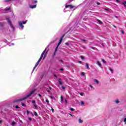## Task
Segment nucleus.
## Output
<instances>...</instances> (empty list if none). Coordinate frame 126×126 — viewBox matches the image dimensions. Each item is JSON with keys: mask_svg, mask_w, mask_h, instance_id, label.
<instances>
[{"mask_svg": "<svg viewBox=\"0 0 126 126\" xmlns=\"http://www.w3.org/2000/svg\"><path fill=\"white\" fill-rule=\"evenodd\" d=\"M51 90H52V88H51V87H48L46 89L47 92H48L49 93L51 92Z\"/></svg>", "mask_w": 126, "mask_h": 126, "instance_id": "nucleus-8", "label": "nucleus"}, {"mask_svg": "<svg viewBox=\"0 0 126 126\" xmlns=\"http://www.w3.org/2000/svg\"><path fill=\"white\" fill-rule=\"evenodd\" d=\"M97 64H98L99 66H102V64H101V63H100L99 61H97Z\"/></svg>", "mask_w": 126, "mask_h": 126, "instance_id": "nucleus-15", "label": "nucleus"}, {"mask_svg": "<svg viewBox=\"0 0 126 126\" xmlns=\"http://www.w3.org/2000/svg\"><path fill=\"white\" fill-rule=\"evenodd\" d=\"M124 6H125V7H126V4H125V5H124Z\"/></svg>", "mask_w": 126, "mask_h": 126, "instance_id": "nucleus-58", "label": "nucleus"}, {"mask_svg": "<svg viewBox=\"0 0 126 126\" xmlns=\"http://www.w3.org/2000/svg\"><path fill=\"white\" fill-rule=\"evenodd\" d=\"M62 88L63 89V90L65 89V87H64V86H62Z\"/></svg>", "mask_w": 126, "mask_h": 126, "instance_id": "nucleus-32", "label": "nucleus"}, {"mask_svg": "<svg viewBox=\"0 0 126 126\" xmlns=\"http://www.w3.org/2000/svg\"><path fill=\"white\" fill-rule=\"evenodd\" d=\"M37 2H38V1H37V0H34L33 2H34V3H37Z\"/></svg>", "mask_w": 126, "mask_h": 126, "instance_id": "nucleus-41", "label": "nucleus"}, {"mask_svg": "<svg viewBox=\"0 0 126 126\" xmlns=\"http://www.w3.org/2000/svg\"><path fill=\"white\" fill-rule=\"evenodd\" d=\"M50 97L51 99H54V97H53V96H50Z\"/></svg>", "mask_w": 126, "mask_h": 126, "instance_id": "nucleus-43", "label": "nucleus"}, {"mask_svg": "<svg viewBox=\"0 0 126 126\" xmlns=\"http://www.w3.org/2000/svg\"><path fill=\"white\" fill-rule=\"evenodd\" d=\"M71 41H68L67 42L65 43V44L66 45V46H68V45H69V44H70Z\"/></svg>", "mask_w": 126, "mask_h": 126, "instance_id": "nucleus-12", "label": "nucleus"}, {"mask_svg": "<svg viewBox=\"0 0 126 126\" xmlns=\"http://www.w3.org/2000/svg\"><path fill=\"white\" fill-rule=\"evenodd\" d=\"M54 56H55V54H54Z\"/></svg>", "mask_w": 126, "mask_h": 126, "instance_id": "nucleus-63", "label": "nucleus"}, {"mask_svg": "<svg viewBox=\"0 0 126 126\" xmlns=\"http://www.w3.org/2000/svg\"><path fill=\"white\" fill-rule=\"evenodd\" d=\"M90 87H91V88H92V89L93 88V86H92V85H90Z\"/></svg>", "mask_w": 126, "mask_h": 126, "instance_id": "nucleus-44", "label": "nucleus"}, {"mask_svg": "<svg viewBox=\"0 0 126 126\" xmlns=\"http://www.w3.org/2000/svg\"><path fill=\"white\" fill-rule=\"evenodd\" d=\"M22 106H23V107H25V106H26V105H25V104L22 103Z\"/></svg>", "mask_w": 126, "mask_h": 126, "instance_id": "nucleus-35", "label": "nucleus"}, {"mask_svg": "<svg viewBox=\"0 0 126 126\" xmlns=\"http://www.w3.org/2000/svg\"><path fill=\"white\" fill-rule=\"evenodd\" d=\"M78 63H82V62L80 61H78Z\"/></svg>", "mask_w": 126, "mask_h": 126, "instance_id": "nucleus-42", "label": "nucleus"}, {"mask_svg": "<svg viewBox=\"0 0 126 126\" xmlns=\"http://www.w3.org/2000/svg\"><path fill=\"white\" fill-rule=\"evenodd\" d=\"M81 59H82L83 60L84 59V57H83V56H81Z\"/></svg>", "mask_w": 126, "mask_h": 126, "instance_id": "nucleus-47", "label": "nucleus"}, {"mask_svg": "<svg viewBox=\"0 0 126 126\" xmlns=\"http://www.w3.org/2000/svg\"><path fill=\"white\" fill-rule=\"evenodd\" d=\"M92 49H94V47H91Z\"/></svg>", "mask_w": 126, "mask_h": 126, "instance_id": "nucleus-59", "label": "nucleus"}, {"mask_svg": "<svg viewBox=\"0 0 126 126\" xmlns=\"http://www.w3.org/2000/svg\"><path fill=\"white\" fill-rule=\"evenodd\" d=\"M115 103L116 104H119V103H120V100H119V99H116L115 101Z\"/></svg>", "mask_w": 126, "mask_h": 126, "instance_id": "nucleus-16", "label": "nucleus"}, {"mask_svg": "<svg viewBox=\"0 0 126 126\" xmlns=\"http://www.w3.org/2000/svg\"><path fill=\"white\" fill-rule=\"evenodd\" d=\"M82 75H83V76H84L85 75V74H84V72H82L81 73Z\"/></svg>", "mask_w": 126, "mask_h": 126, "instance_id": "nucleus-34", "label": "nucleus"}, {"mask_svg": "<svg viewBox=\"0 0 126 126\" xmlns=\"http://www.w3.org/2000/svg\"><path fill=\"white\" fill-rule=\"evenodd\" d=\"M80 95L81 96H84V93H80Z\"/></svg>", "mask_w": 126, "mask_h": 126, "instance_id": "nucleus-25", "label": "nucleus"}, {"mask_svg": "<svg viewBox=\"0 0 126 126\" xmlns=\"http://www.w3.org/2000/svg\"><path fill=\"white\" fill-rule=\"evenodd\" d=\"M47 49H45L44 51L42 52V53L41 55L40 58H43V56H44V54H45V53H46V51Z\"/></svg>", "mask_w": 126, "mask_h": 126, "instance_id": "nucleus-9", "label": "nucleus"}, {"mask_svg": "<svg viewBox=\"0 0 126 126\" xmlns=\"http://www.w3.org/2000/svg\"><path fill=\"white\" fill-rule=\"evenodd\" d=\"M61 80H62L61 79V78H59L58 80V82L59 84H60V85H62V84H63V82H62Z\"/></svg>", "mask_w": 126, "mask_h": 126, "instance_id": "nucleus-11", "label": "nucleus"}, {"mask_svg": "<svg viewBox=\"0 0 126 126\" xmlns=\"http://www.w3.org/2000/svg\"><path fill=\"white\" fill-rule=\"evenodd\" d=\"M29 7L30 8H32V9L36 8V7H37V5L36 4L34 5H29Z\"/></svg>", "mask_w": 126, "mask_h": 126, "instance_id": "nucleus-7", "label": "nucleus"}, {"mask_svg": "<svg viewBox=\"0 0 126 126\" xmlns=\"http://www.w3.org/2000/svg\"><path fill=\"white\" fill-rule=\"evenodd\" d=\"M60 70H63V69L61 68V69H60Z\"/></svg>", "mask_w": 126, "mask_h": 126, "instance_id": "nucleus-56", "label": "nucleus"}, {"mask_svg": "<svg viewBox=\"0 0 126 126\" xmlns=\"http://www.w3.org/2000/svg\"><path fill=\"white\" fill-rule=\"evenodd\" d=\"M33 106H34L35 109H37V108H38V105H36L34 104Z\"/></svg>", "mask_w": 126, "mask_h": 126, "instance_id": "nucleus-26", "label": "nucleus"}, {"mask_svg": "<svg viewBox=\"0 0 126 126\" xmlns=\"http://www.w3.org/2000/svg\"><path fill=\"white\" fill-rule=\"evenodd\" d=\"M96 4H97L98 5H100V2H96Z\"/></svg>", "mask_w": 126, "mask_h": 126, "instance_id": "nucleus-37", "label": "nucleus"}, {"mask_svg": "<svg viewBox=\"0 0 126 126\" xmlns=\"http://www.w3.org/2000/svg\"><path fill=\"white\" fill-rule=\"evenodd\" d=\"M86 65L87 68H88V69H89V65L88 64V63H86Z\"/></svg>", "mask_w": 126, "mask_h": 126, "instance_id": "nucleus-20", "label": "nucleus"}, {"mask_svg": "<svg viewBox=\"0 0 126 126\" xmlns=\"http://www.w3.org/2000/svg\"><path fill=\"white\" fill-rule=\"evenodd\" d=\"M123 5H125L126 4V3L125 1L123 3Z\"/></svg>", "mask_w": 126, "mask_h": 126, "instance_id": "nucleus-48", "label": "nucleus"}, {"mask_svg": "<svg viewBox=\"0 0 126 126\" xmlns=\"http://www.w3.org/2000/svg\"><path fill=\"white\" fill-rule=\"evenodd\" d=\"M104 9L105 10H109L108 8H105Z\"/></svg>", "mask_w": 126, "mask_h": 126, "instance_id": "nucleus-39", "label": "nucleus"}, {"mask_svg": "<svg viewBox=\"0 0 126 126\" xmlns=\"http://www.w3.org/2000/svg\"><path fill=\"white\" fill-rule=\"evenodd\" d=\"M78 122L80 124H82L83 123V121H82V120H81V119H79Z\"/></svg>", "mask_w": 126, "mask_h": 126, "instance_id": "nucleus-13", "label": "nucleus"}, {"mask_svg": "<svg viewBox=\"0 0 126 126\" xmlns=\"http://www.w3.org/2000/svg\"><path fill=\"white\" fill-rule=\"evenodd\" d=\"M54 76H55V77H57V75H54Z\"/></svg>", "mask_w": 126, "mask_h": 126, "instance_id": "nucleus-57", "label": "nucleus"}, {"mask_svg": "<svg viewBox=\"0 0 126 126\" xmlns=\"http://www.w3.org/2000/svg\"><path fill=\"white\" fill-rule=\"evenodd\" d=\"M11 45H12V46H13V45H14V43H11Z\"/></svg>", "mask_w": 126, "mask_h": 126, "instance_id": "nucleus-55", "label": "nucleus"}, {"mask_svg": "<svg viewBox=\"0 0 126 126\" xmlns=\"http://www.w3.org/2000/svg\"><path fill=\"white\" fill-rule=\"evenodd\" d=\"M124 122L125 123V124H126V117L124 119Z\"/></svg>", "mask_w": 126, "mask_h": 126, "instance_id": "nucleus-36", "label": "nucleus"}, {"mask_svg": "<svg viewBox=\"0 0 126 126\" xmlns=\"http://www.w3.org/2000/svg\"><path fill=\"white\" fill-rule=\"evenodd\" d=\"M39 63H40V62H39V61H37L32 69V73H33V71L35 70V69L37 67V66H38V64H39Z\"/></svg>", "mask_w": 126, "mask_h": 126, "instance_id": "nucleus-6", "label": "nucleus"}, {"mask_svg": "<svg viewBox=\"0 0 126 126\" xmlns=\"http://www.w3.org/2000/svg\"><path fill=\"white\" fill-rule=\"evenodd\" d=\"M102 62H103V63H106V61H105V60H102Z\"/></svg>", "mask_w": 126, "mask_h": 126, "instance_id": "nucleus-45", "label": "nucleus"}, {"mask_svg": "<svg viewBox=\"0 0 126 126\" xmlns=\"http://www.w3.org/2000/svg\"><path fill=\"white\" fill-rule=\"evenodd\" d=\"M67 7H69V8H70L71 9L73 8L74 10H75V9H76V8H77V6H73L71 4H69V5H65V8H67Z\"/></svg>", "mask_w": 126, "mask_h": 126, "instance_id": "nucleus-4", "label": "nucleus"}, {"mask_svg": "<svg viewBox=\"0 0 126 126\" xmlns=\"http://www.w3.org/2000/svg\"><path fill=\"white\" fill-rule=\"evenodd\" d=\"M42 57H40L39 59L38 60V62H39L40 63V62H41V60H42Z\"/></svg>", "mask_w": 126, "mask_h": 126, "instance_id": "nucleus-30", "label": "nucleus"}, {"mask_svg": "<svg viewBox=\"0 0 126 126\" xmlns=\"http://www.w3.org/2000/svg\"><path fill=\"white\" fill-rule=\"evenodd\" d=\"M94 82L95 83H96V84H99V81H98V80L94 79Z\"/></svg>", "mask_w": 126, "mask_h": 126, "instance_id": "nucleus-10", "label": "nucleus"}, {"mask_svg": "<svg viewBox=\"0 0 126 126\" xmlns=\"http://www.w3.org/2000/svg\"><path fill=\"white\" fill-rule=\"evenodd\" d=\"M61 101L63 102V95L61 96Z\"/></svg>", "mask_w": 126, "mask_h": 126, "instance_id": "nucleus-23", "label": "nucleus"}, {"mask_svg": "<svg viewBox=\"0 0 126 126\" xmlns=\"http://www.w3.org/2000/svg\"><path fill=\"white\" fill-rule=\"evenodd\" d=\"M116 1H117V2H120V0H116Z\"/></svg>", "mask_w": 126, "mask_h": 126, "instance_id": "nucleus-50", "label": "nucleus"}, {"mask_svg": "<svg viewBox=\"0 0 126 126\" xmlns=\"http://www.w3.org/2000/svg\"><path fill=\"white\" fill-rule=\"evenodd\" d=\"M8 22L11 27V28H12V29L13 30H14V27L13 26V25H12V24L11 23V22L10 21V20H8Z\"/></svg>", "mask_w": 126, "mask_h": 126, "instance_id": "nucleus-5", "label": "nucleus"}, {"mask_svg": "<svg viewBox=\"0 0 126 126\" xmlns=\"http://www.w3.org/2000/svg\"><path fill=\"white\" fill-rule=\"evenodd\" d=\"M71 1H72V0H70Z\"/></svg>", "mask_w": 126, "mask_h": 126, "instance_id": "nucleus-60", "label": "nucleus"}, {"mask_svg": "<svg viewBox=\"0 0 126 126\" xmlns=\"http://www.w3.org/2000/svg\"><path fill=\"white\" fill-rule=\"evenodd\" d=\"M33 114H34V116H35V117H38V114H37V112H36V111H34L33 112Z\"/></svg>", "mask_w": 126, "mask_h": 126, "instance_id": "nucleus-17", "label": "nucleus"}, {"mask_svg": "<svg viewBox=\"0 0 126 126\" xmlns=\"http://www.w3.org/2000/svg\"><path fill=\"white\" fill-rule=\"evenodd\" d=\"M26 23H27V21H19L18 22L20 30H23L24 29V26L23 25L26 24Z\"/></svg>", "mask_w": 126, "mask_h": 126, "instance_id": "nucleus-1", "label": "nucleus"}, {"mask_svg": "<svg viewBox=\"0 0 126 126\" xmlns=\"http://www.w3.org/2000/svg\"><path fill=\"white\" fill-rule=\"evenodd\" d=\"M121 32L123 35L125 34V32H124V30H123V29H121Z\"/></svg>", "mask_w": 126, "mask_h": 126, "instance_id": "nucleus-24", "label": "nucleus"}, {"mask_svg": "<svg viewBox=\"0 0 126 126\" xmlns=\"http://www.w3.org/2000/svg\"><path fill=\"white\" fill-rule=\"evenodd\" d=\"M27 114L29 115V114H30V112L28 110H27Z\"/></svg>", "mask_w": 126, "mask_h": 126, "instance_id": "nucleus-31", "label": "nucleus"}, {"mask_svg": "<svg viewBox=\"0 0 126 126\" xmlns=\"http://www.w3.org/2000/svg\"><path fill=\"white\" fill-rule=\"evenodd\" d=\"M125 3H126V1H125Z\"/></svg>", "mask_w": 126, "mask_h": 126, "instance_id": "nucleus-62", "label": "nucleus"}, {"mask_svg": "<svg viewBox=\"0 0 126 126\" xmlns=\"http://www.w3.org/2000/svg\"><path fill=\"white\" fill-rule=\"evenodd\" d=\"M32 103H33V104H35L36 103V101H35V100H32Z\"/></svg>", "mask_w": 126, "mask_h": 126, "instance_id": "nucleus-29", "label": "nucleus"}, {"mask_svg": "<svg viewBox=\"0 0 126 126\" xmlns=\"http://www.w3.org/2000/svg\"><path fill=\"white\" fill-rule=\"evenodd\" d=\"M82 41H83V42H85V39H82Z\"/></svg>", "mask_w": 126, "mask_h": 126, "instance_id": "nucleus-51", "label": "nucleus"}, {"mask_svg": "<svg viewBox=\"0 0 126 126\" xmlns=\"http://www.w3.org/2000/svg\"><path fill=\"white\" fill-rule=\"evenodd\" d=\"M113 27H114V28H117V27H116V26L113 25Z\"/></svg>", "mask_w": 126, "mask_h": 126, "instance_id": "nucleus-46", "label": "nucleus"}, {"mask_svg": "<svg viewBox=\"0 0 126 126\" xmlns=\"http://www.w3.org/2000/svg\"><path fill=\"white\" fill-rule=\"evenodd\" d=\"M16 124V123L15 122H13L12 123L11 126H15Z\"/></svg>", "mask_w": 126, "mask_h": 126, "instance_id": "nucleus-18", "label": "nucleus"}, {"mask_svg": "<svg viewBox=\"0 0 126 126\" xmlns=\"http://www.w3.org/2000/svg\"><path fill=\"white\" fill-rule=\"evenodd\" d=\"M10 0H8V1H10Z\"/></svg>", "mask_w": 126, "mask_h": 126, "instance_id": "nucleus-61", "label": "nucleus"}, {"mask_svg": "<svg viewBox=\"0 0 126 126\" xmlns=\"http://www.w3.org/2000/svg\"><path fill=\"white\" fill-rule=\"evenodd\" d=\"M38 96H39V97H42V95H41L40 94H38Z\"/></svg>", "mask_w": 126, "mask_h": 126, "instance_id": "nucleus-49", "label": "nucleus"}, {"mask_svg": "<svg viewBox=\"0 0 126 126\" xmlns=\"http://www.w3.org/2000/svg\"><path fill=\"white\" fill-rule=\"evenodd\" d=\"M64 37V34L61 37V38L60 39V41L55 49V53H56V52H57V51H58V49L59 48V46H60V44H62V42H63V39Z\"/></svg>", "mask_w": 126, "mask_h": 126, "instance_id": "nucleus-3", "label": "nucleus"}, {"mask_svg": "<svg viewBox=\"0 0 126 126\" xmlns=\"http://www.w3.org/2000/svg\"><path fill=\"white\" fill-rule=\"evenodd\" d=\"M28 119L30 122L32 121V118H31V117H29Z\"/></svg>", "mask_w": 126, "mask_h": 126, "instance_id": "nucleus-28", "label": "nucleus"}, {"mask_svg": "<svg viewBox=\"0 0 126 126\" xmlns=\"http://www.w3.org/2000/svg\"><path fill=\"white\" fill-rule=\"evenodd\" d=\"M97 22H98L99 24H102V23H103V22H102L101 21L99 20H97Z\"/></svg>", "mask_w": 126, "mask_h": 126, "instance_id": "nucleus-21", "label": "nucleus"}, {"mask_svg": "<svg viewBox=\"0 0 126 126\" xmlns=\"http://www.w3.org/2000/svg\"><path fill=\"white\" fill-rule=\"evenodd\" d=\"M81 104L82 105H84V101H81Z\"/></svg>", "mask_w": 126, "mask_h": 126, "instance_id": "nucleus-33", "label": "nucleus"}, {"mask_svg": "<svg viewBox=\"0 0 126 126\" xmlns=\"http://www.w3.org/2000/svg\"><path fill=\"white\" fill-rule=\"evenodd\" d=\"M65 103H67V100H66V99H65Z\"/></svg>", "mask_w": 126, "mask_h": 126, "instance_id": "nucleus-53", "label": "nucleus"}, {"mask_svg": "<svg viewBox=\"0 0 126 126\" xmlns=\"http://www.w3.org/2000/svg\"><path fill=\"white\" fill-rule=\"evenodd\" d=\"M1 123H2V121L0 120V124H1Z\"/></svg>", "mask_w": 126, "mask_h": 126, "instance_id": "nucleus-52", "label": "nucleus"}, {"mask_svg": "<svg viewBox=\"0 0 126 126\" xmlns=\"http://www.w3.org/2000/svg\"><path fill=\"white\" fill-rule=\"evenodd\" d=\"M51 111L53 113H55V110H54V108H53V107H51Z\"/></svg>", "mask_w": 126, "mask_h": 126, "instance_id": "nucleus-22", "label": "nucleus"}, {"mask_svg": "<svg viewBox=\"0 0 126 126\" xmlns=\"http://www.w3.org/2000/svg\"><path fill=\"white\" fill-rule=\"evenodd\" d=\"M15 108H16V109H19V106H17V105H16V106H15Z\"/></svg>", "mask_w": 126, "mask_h": 126, "instance_id": "nucleus-38", "label": "nucleus"}, {"mask_svg": "<svg viewBox=\"0 0 126 126\" xmlns=\"http://www.w3.org/2000/svg\"><path fill=\"white\" fill-rule=\"evenodd\" d=\"M69 115L70 116H71V117H72V115L71 114H69Z\"/></svg>", "mask_w": 126, "mask_h": 126, "instance_id": "nucleus-54", "label": "nucleus"}, {"mask_svg": "<svg viewBox=\"0 0 126 126\" xmlns=\"http://www.w3.org/2000/svg\"><path fill=\"white\" fill-rule=\"evenodd\" d=\"M109 70H110V71L111 72V73H113L114 72V71L113 70V69L111 68H109Z\"/></svg>", "mask_w": 126, "mask_h": 126, "instance_id": "nucleus-19", "label": "nucleus"}, {"mask_svg": "<svg viewBox=\"0 0 126 126\" xmlns=\"http://www.w3.org/2000/svg\"><path fill=\"white\" fill-rule=\"evenodd\" d=\"M46 102H47V103L48 104L49 100H48V99H46Z\"/></svg>", "mask_w": 126, "mask_h": 126, "instance_id": "nucleus-40", "label": "nucleus"}, {"mask_svg": "<svg viewBox=\"0 0 126 126\" xmlns=\"http://www.w3.org/2000/svg\"><path fill=\"white\" fill-rule=\"evenodd\" d=\"M70 111H72V112H74V109H73L72 108H70Z\"/></svg>", "mask_w": 126, "mask_h": 126, "instance_id": "nucleus-27", "label": "nucleus"}, {"mask_svg": "<svg viewBox=\"0 0 126 126\" xmlns=\"http://www.w3.org/2000/svg\"><path fill=\"white\" fill-rule=\"evenodd\" d=\"M10 9V7H7L5 9V11H7V10H9Z\"/></svg>", "mask_w": 126, "mask_h": 126, "instance_id": "nucleus-14", "label": "nucleus"}, {"mask_svg": "<svg viewBox=\"0 0 126 126\" xmlns=\"http://www.w3.org/2000/svg\"><path fill=\"white\" fill-rule=\"evenodd\" d=\"M35 92V90H33L32 91L30 94H29L26 97H24L23 98L21 99H17L15 102H18L19 101H23V100H25V99H26V98H28L29 97H30V96H31V95H32V94H33V93H34Z\"/></svg>", "mask_w": 126, "mask_h": 126, "instance_id": "nucleus-2", "label": "nucleus"}]
</instances>
